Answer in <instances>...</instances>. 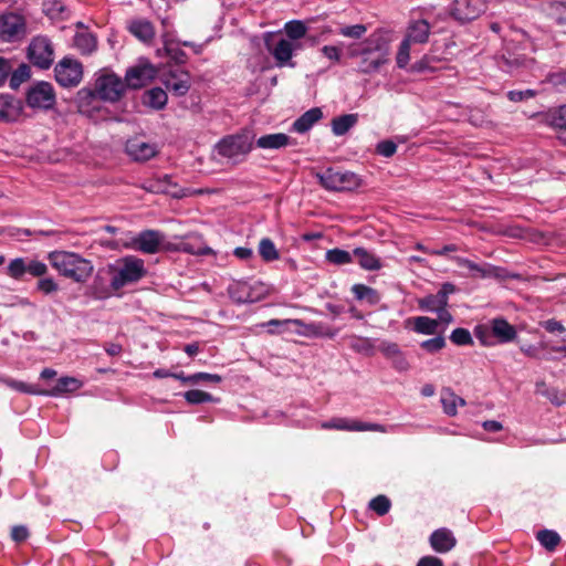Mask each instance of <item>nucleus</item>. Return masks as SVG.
Wrapping results in <instances>:
<instances>
[{"mask_svg":"<svg viewBox=\"0 0 566 566\" xmlns=\"http://www.w3.org/2000/svg\"><path fill=\"white\" fill-rule=\"evenodd\" d=\"M48 260L61 276L70 279L75 283L82 284L87 282L94 272L92 261L75 252L64 250L51 251L48 253Z\"/></svg>","mask_w":566,"mask_h":566,"instance_id":"nucleus-1","label":"nucleus"},{"mask_svg":"<svg viewBox=\"0 0 566 566\" xmlns=\"http://www.w3.org/2000/svg\"><path fill=\"white\" fill-rule=\"evenodd\" d=\"M389 38L387 33L378 31L368 39L356 43V65L360 72L370 73L387 62Z\"/></svg>","mask_w":566,"mask_h":566,"instance_id":"nucleus-2","label":"nucleus"},{"mask_svg":"<svg viewBox=\"0 0 566 566\" xmlns=\"http://www.w3.org/2000/svg\"><path fill=\"white\" fill-rule=\"evenodd\" d=\"M111 276L109 286L119 291L126 285L139 282L147 274L144 260L136 255H126L107 265Z\"/></svg>","mask_w":566,"mask_h":566,"instance_id":"nucleus-3","label":"nucleus"},{"mask_svg":"<svg viewBox=\"0 0 566 566\" xmlns=\"http://www.w3.org/2000/svg\"><path fill=\"white\" fill-rule=\"evenodd\" d=\"M214 149L219 156L238 164L251 151L252 137L249 133L229 135L218 142Z\"/></svg>","mask_w":566,"mask_h":566,"instance_id":"nucleus-4","label":"nucleus"},{"mask_svg":"<svg viewBox=\"0 0 566 566\" xmlns=\"http://www.w3.org/2000/svg\"><path fill=\"white\" fill-rule=\"evenodd\" d=\"M126 90V83L115 73L105 72L95 80L94 92L81 90L78 95H96L106 102H117Z\"/></svg>","mask_w":566,"mask_h":566,"instance_id":"nucleus-5","label":"nucleus"},{"mask_svg":"<svg viewBox=\"0 0 566 566\" xmlns=\"http://www.w3.org/2000/svg\"><path fill=\"white\" fill-rule=\"evenodd\" d=\"M25 103L32 109L49 111L56 104V95L51 83L40 81L27 90Z\"/></svg>","mask_w":566,"mask_h":566,"instance_id":"nucleus-6","label":"nucleus"},{"mask_svg":"<svg viewBox=\"0 0 566 566\" xmlns=\"http://www.w3.org/2000/svg\"><path fill=\"white\" fill-rule=\"evenodd\" d=\"M54 77L62 87H75L83 78V65L76 59L65 56L55 65Z\"/></svg>","mask_w":566,"mask_h":566,"instance_id":"nucleus-7","label":"nucleus"},{"mask_svg":"<svg viewBox=\"0 0 566 566\" xmlns=\"http://www.w3.org/2000/svg\"><path fill=\"white\" fill-rule=\"evenodd\" d=\"M140 188L151 193H166L174 198H184L192 193H201L202 190L191 191L189 189L179 188L172 182L169 175L163 177H154L142 182Z\"/></svg>","mask_w":566,"mask_h":566,"instance_id":"nucleus-8","label":"nucleus"},{"mask_svg":"<svg viewBox=\"0 0 566 566\" xmlns=\"http://www.w3.org/2000/svg\"><path fill=\"white\" fill-rule=\"evenodd\" d=\"M165 234L158 230L147 229L124 243L127 249H133L146 254H155L160 251Z\"/></svg>","mask_w":566,"mask_h":566,"instance_id":"nucleus-9","label":"nucleus"},{"mask_svg":"<svg viewBox=\"0 0 566 566\" xmlns=\"http://www.w3.org/2000/svg\"><path fill=\"white\" fill-rule=\"evenodd\" d=\"M28 56L34 66L41 70H48L54 60L52 43L45 36L34 38L29 45Z\"/></svg>","mask_w":566,"mask_h":566,"instance_id":"nucleus-10","label":"nucleus"},{"mask_svg":"<svg viewBox=\"0 0 566 566\" xmlns=\"http://www.w3.org/2000/svg\"><path fill=\"white\" fill-rule=\"evenodd\" d=\"M49 272L48 265L39 260H27L24 258H15L10 261L7 268V273L14 280H21L25 273L34 277H41Z\"/></svg>","mask_w":566,"mask_h":566,"instance_id":"nucleus-11","label":"nucleus"},{"mask_svg":"<svg viewBox=\"0 0 566 566\" xmlns=\"http://www.w3.org/2000/svg\"><path fill=\"white\" fill-rule=\"evenodd\" d=\"M157 75V69L147 60H140L139 63L127 70L125 75L126 86L130 88H140L150 83Z\"/></svg>","mask_w":566,"mask_h":566,"instance_id":"nucleus-12","label":"nucleus"},{"mask_svg":"<svg viewBox=\"0 0 566 566\" xmlns=\"http://www.w3.org/2000/svg\"><path fill=\"white\" fill-rule=\"evenodd\" d=\"M484 10L483 0H453L450 15L460 23H467L479 18Z\"/></svg>","mask_w":566,"mask_h":566,"instance_id":"nucleus-13","label":"nucleus"},{"mask_svg":"<svg viewBox=\"0 0 566 566\" xmlns=\"http://www.w3.org/2000/svg\"><path fill=\"white\" fill-rule=\"evenodd\" d=\"M452 259L460 268L468 270L465 276L472 279H501L503 276L501 274L502 269L497 266L488 263L479 264L461 256H453Z\"/></svg>","mask_w":566,"mask_h":566,"instance_id":"nucleus-14","label":"nucleus"},{"mask_svg":"<svg viewBox=\"0 0 566 566\" xmlns=\"http://www.w3.org/2000/svg\"><path fill=\"white\" fill-rule=\"evenodd\" d=\"M125 151L134 161L144 163L158 154V147L155 143L134 137L126 142Z\"/></svg>","mask_w":566,"mask_h":566,"instance_id":"nucleus-15","label":"nucleus"},{"mask_svg":"<svg viewBox=\"0 0 566 566\" xmlns=\"http://www.w3.org/2000/svg\"><path fill=\"white\" fill-rule=\"evenodd\" d=\"M24 33V20L17 13L0 15V38L3 41H12Z\"/></svg>","mask_w":566,"mask_h":566,"instance_id":"nucleus-16","label":"nucleus"},{"mask_svg":"<svg viewBox=\"0 0 566 566\" xmlns=\"http://www.w3.org/2000/svg\"><path fill=\"white\" fill-rule=\"evenodd\" d=\"M271 39V34H268L265 38L268 51L275 59L277 66L286 65L291 61L293 52L298 49V45H295L292 41L286 39H280L276 44H272Z\"/></svg>","mask_w":566,"mask_h":566,"instance_id":"nucleus-17","label":"nucleus"},{"mask_svg":"<svg viewBox=\"0 0 566 566\" xmlns=\"http://www.w3.org/2000/svg\"><path fill=\"white\" fill-rule=\"evenodd\" d=\"M164 84L176 96H184L190 88V75L182 70L170 71L166 74Z\"/></svg>","mask_w":566,"mask_h":566,"instance_id":"nucleus-18","label":"nucleus"},{"mask_svg":"<svg viewBox=\"0 0 566 566\" xmlns=\"http://www.w3.org/2000/svg\"><path fill=\"white\" fill-rule=\"evenodd\" d=\"M353 175L335 170L333 168L327 169L319 176L322 186L329 190H345L349 188Z\"/></svg>","mask_w":566,"mask_h":566,"instance_id":"nucleus-19","label":"nucleus"},{"mask_svg":"<svg viewBox=\"0 0 566 566\" xmlns=\"http://www.w3.org/2000/svg\"><path fill=\"white\" fill-rule=\"evenodd\" d=\"M378 349L387 359L391 360L394 368L397 370L406 371L409 369V363L396 343L381 342Z\"/></svg>","mask_w":566,"mask_h":566,"instance_id":"nucleus-20","label":"nucleus"},{"mask_svg":"<svg viewBox=\"0 0 566 566\" xmlns=\"http://www.w3.org/2000/svg\"><path fill=\"white\" fill-rule=\"evenodd\" d=\"M128 31L143 43L149 44L156 35L154 24L147 19H134L129 21Z\"/></svg>","mask_w":566,"mask_h":566,"instance_id":"nucleus-21","label":"nucleus"},{"mask_svg":"<svg viewBox=\"0 0 566 566\" xmlns=\"http://www.w3.org/2000/svg\"><path fill=\"white\" fill-rule=\"evenodd\" d=\"M22 114V104L11 95H0V120L15 122Z\"/></svg>","mask_w":566,"mask_h":566,"instance_id":"nucleus-22","label":"nucleus"},{"mask_svg":"<svg viewBox=\"0 0 566 566\" xmlns=\"http://www.w3.org/2000/svg\"><path fill=\"white\" fill-rule=\"evenodd\" d=\"M430 545L437 553H448L457 544V539L452 532L448 528H439L430 536Z\"/></svg>","mask_w":566,"mask_h":566,"instance_id":"nucleus-23","label":"nucleus"},{"mask_svg":"<svg viewBox=\"0 0 566 566\" xmlns=\"http://www.w3.org/2000/svg\"><path fill=\"white\" fill-rule=\"evenodd\" d=\"M430 29L429 22L424 19L411 21L405 39L410 43H426L429 39Z\"/></svg>","mask_w":566,"mask_h":566,"instance_id":"nucleus-24","label":"nucleus"},{"mask_svg":"<svg viewBox=\"0 0 566 566\" xmlns=\"http://www.w3.org/2000/svg\"><path fill=\"white\" fill-rule=\"evenodd\" d=\"M443 412L450 417L458 413V407L465 406V400L458 396L451 388H443L440 395Z\"/></svg>","mask_w":566,"mask_h":566,"instance_id":"nucleus-25","label":"nucleus"},{"mask_svg":"<svg viewBox=\"0 0 566 566\" xmlns=\"http://www.w3.org/2000/svg\"><path fill=\"white\" fill-rule=\"evenodd\" d=\"M547 122L557 129L558 139L566 145V105L551 111L547 114Z\"/></svg>","mask_w":566,"mask_h":566,"instance_id":"nucleus-26","label":"nucleus"},{"mask_svg":"<svg viewBox=\"0 0 566 566\" xmlns=\"http://www.w3.org/2000/svg\"><path fill=\"white\" fill-rule=\"evenodd\" d=\"M253 289L245 282H237L229 287V294L237 303H252L259 300V296L253 295Z\"/></svg>","mask_w":566,"mask_h":566,"instance_id":"nucleus-27","label":"nucleus"},{"mask_svg":"<svg viewBox=\"0 0 566 566\" xmlns=\"http://www.w3.org/2000/svg\"><path fill=\"white\" fill-rule=\"evenodd\" d=\"M323 117L322 109L314 107L305 112L293 123V129L297 133H305L313 127Z\"/></svg>","mask_w":566,"mask_h":566,"instance_id":"nucleus-28","label":"nucleus"},{"mask_svg":"<svg viewBox=\"0 0 566 566\" xmlns=\"http://www.w3.org/2000/svg\"><path fill=\"white\" fill-rule=\"evenodd\" d=\"M290 144V137L283 133L263 135L256 139V147L262 149H280Z\"/></svg>","mask_w":566,"mask_h":566,"instance_id":"nucleus-29","label":"nucleus"},{"mask_svg":"<svg viewBox=\"0 0 566 566\" xmlns=\"http://www.w3.org/2000/svg\"><path fill=\"white\" fill-rule=\"evenodd\" d=\"M283 324H293L295 326L302 327V331H300V333L305 336L323 335L322 326L318 324H315V323L304 324L300 319H286V321L271 319L266 323V325H269V326H280Z\"/></svg>","mask_w":566,"mask_h":566,"instance_id":"nucleus-30","label":"nucleus"},{"mask_svg":"<svg viewBox=\"0 0 566 566\" xmlns=\"http://www.w3.org/2000/svg\"><path fill=\"white\" fill-rule=\"evenodd\" d=\"M492 332L503 343L511 342L516 336L514 326L503 318L492 321Z\"/></svg>","mask_w":566,"mask_h":566,"instance_id":"nucleus-31","label":"nucleus"},{"mask_svg":"<svg viewBox=\"0 0 566 566\" xmlns=\"http://www.w3.org/2000/svg\"><path fill=\"white\" fill-rule=\"evenodd\" d=\"M167 101H168L167 93H166V91H164L160 87H155V88L147 91L143 97L144 104L154 109L164 108L167 104Z\"/></svg>","mask_w":566,"mask_h":566,"instance_id":"nucleus-32","label":"nucleus"},{"mask_svg":"<svg viewBox=\"0 0 566 566\" xmlns=\"http://www.w3.org/2000/svg\"><path fill=\"white\" fill-rule=\"evenodd\" d=\"M82 387V382L74 377H61L52 390H46L43 396H57L63 392L75 391Z\"/></svg>","mask_w":566,"mask_h":566,"instance_id":"nucleus-33","label":"nucleus"},{"mask_svg":"<svg viewBox=\"0 0 566 566\" xmlns=\"http://www.w3.org/2000/svg\"><path fill=\"white\" fill-rule=\"evenodd\" d=\"M356 260L363 269L369 271L379 270L382 265L379 258L363 248H356Z\"/></svg>","mask_w":566,"mask_h":566,"instance_id":"nucleus-34","label":"nucleus"},{"mask_svg":"<svg viewBox=\"0 0 566 566\" xmlns=\"http://www.w3.org/2000/svg\"><path fill=\"white\" fill-rule=\"evenodd\" d=\"M380 293L367 285L356 284V301L367 305H376L380 302Z\"/></svg>","mask_w":566,"mask_h":566,"instance_id":"nucleus-35","label":"nucleus"},{"mask_svg":"<svg viewBox=\"0 0 566 566\" xmlns=\"http://www.w3.org/2000/svg\"><path fill=\"white\" fill-rule=\"evenodd\" d=\"M74 45L83 54H91L96 49V39L92 33L80 32L74 36Z\"/></svg>","mask_w":566,"mask_h":566,"instance_id":"nucleus-36","label":"nucleus"},{"mask_svg":"<svg viewBox=\"0 0 566 566\" xmlns=\"http://www.w3.org/2000/svg\"><path fill=\"white\" fill-rule=\"evenodd\" d=\"M439 322L437 319L418 316L415 318V331L419 334L434 335L438 332Z\"/></svg>","mask_w":566,"mask_h":566,"instance_id":"nucleus-37","label":"nucleus"},{"mask_svg":"<svg viewBox=\"0 0 566 566\" xmlns=\"http://www.w3.org/2000/svg\"><path fill=\"white\" fill-rule=\"evenodd\" d=\"M259 253L261 258L266 262L276 261L280 258V253L275 248L273 241L269 238H263L259 243Z\"/></svg>","mask_w":566,"mask_h":566,"instance_id":"nucleus-38","label":"nucleus"},{"mask_svg":"<svg viewBox=\"0 0 566 566\" xmlns=\"http://www.w3.org/2000/svg\"><path fill=\"white\" fill-rule=\"evenodd\" d=\"M418 304L421 310L429 312H437L448 306L447 301L444 298L439 297V293L431 294L419 300Z\"/></svg>","mask_w":566,"mask_h":566,"instance_id":"nucleus-39","label":"nucleus"},{"mask_svg":"<svg viewBox=\"0 0 566 566\" xmlns=\"http://www.w3.org/2000/svg\"><path fill=\"white\" fill-rule=\"evenodd\" d=\"M536 537L541 545L544 546L549 552H553L560 542V536L558 535V533L552 530L539 531Z\"/></svg>","mask_w":566,"mask_h":566,"instance_id":"nucleus-40","label":"nucleus"},{"mask_svg":"<svg viewBox=\"0 0 566 566\" xmlns=\"http://www.w3.org/2000/svg\"><path fill=\"white\" fill-rule=\"evenodd\" d=\"M354 125V115L347 114L332 120V130L336 136L346 134Z\"/></svg>","mask_w":566,"mask_h":566,"instance_id":"nucleus-41","label":"nucleus"},{"mask_svg":"<svg viewBox=\"0 0 566 566\" xmlns=\"http://www.w3.org/2000/svg\"><path fill=\"white\" fill-rule=\"evenodd\" d=\"M0 382L7 385L8 387H10L13 390L20 391V392H25V394H31V395L46 394V390H38L31 385H28L23 381L10 379V378L0 377Z\"/></svg>","mask_w":566,"mask_h":566,"instance_id":"nucleus-42","label":"nucleus"},{"mask_svg":"<svg viewBox=\"0 0 566 566\" xmlns=\"http://www.w3.org/2000/svg\"><path fill=\"white\" fill-rule=\"evenodd\" d=\"M163 50L165 51V54L176 63L182 64L187 60L185 51L174 41H165Z\"/></svg>","mask_w":566,"mask_h":566,"instance_id":"nucleus-43","label":"nucleus"},{"mask_svg":"<svg viewBox=\"0 0 566 566\" xmlns=\"http://www.w3.org/2000/svg\"><path fill=\"white\" fill-rule=\"evenodd\" d=\"M368 507L377 515L384 516L389 512L391 502L386 495L380 494L370 500Z\"/></svg>","mask_w":566,"mask_h":566,"instance_id":"nucleus-44","label":"nucleus"},{"mask_svg":"<svg viewBox=\"0 0 566 566\" xmlns=\"http://www.w3.org/2000/svg\"><path fill=\"white\" fill-rule=\"evenodd\" d=\"M184 397L191 405L217 401L209 392L199 389L188 390L184 394Z\"/></svg>","mask_w":566,"mask_h":566,"instance_id":"nucleus-45","label":"nucleus"},{"mask_svg":"<svg viewBox=\"0 0 566 566\" xmlns=\"http://www.w3.org/2000/svg\"><path fill=\"white\" fill-rule=\"evenodd\" d=\"M285 33L291 40H300L306 34V25L298 20L290 21L284 27Z\"/></svg>","mask_w":566,"mask_h":566,"instance_id":"nucleus-46","label":"nucleus"},{"mask_svg":"<svg viewBox=\"0 0 566 566\" xmlns=\"http://www.w3.org/2000/svg\"><path fill=\"white\" fill-rule=\"evenodd\" d=\"M11 73L10 87L15 90L30 77V67L25 64H21Z\"/></svg>","mask_w":566,"mask_h":566,"instance_id":"nucleus-47","label":"nucleus"},{"mask_svg":"<svg viewBox=\"0 0 566 566\" xmlns=\"http://www.w3.org/2000/svg\"><path fill=\"white\" fill-rule=\"evenodd\" d=\"M326 259L328 262L337 265L348 264L352 262L350 253L340 249L328 250L326 252Z\"/></svg>","mask_w":566,"mask_h":566,"instance_id":"nucleus-48","label":"nucleus"},{"mask_svg":"<svg viewBox=\"0 0 566 566\" xmlns=\"http://www.w3.org/2000/svg\"><path fill=\"white\" fill-rule=\"evenodd\" d=\"M36 290L44 295H50L59 291V284L53 277L44 275L39 277Z\"/></svg>","mask_w":566,"mask_h":566,"instance_id":"nucleus-49","label":"nucleus"},{"mask_svg":"<svg viewBox=\"0 0 566 566\" xmlns=\"http://www.w3.org/2000/svg\"><path fill=\"white\" fill-rule=\"evenodd\" d=\"M322 429L354 430V422L344 418H334L329 421L322 422Z\"/></svg>","mask_w":566,"mask_h":566,"instance_id":"nucleus-50","label":"nucleus"},{"mask_svg":"<svg viewBox=\"0 0 566 566\" xmlns=\"http://www.w3.org/2000/svg\"><path fill=\"white\" fill-rule=\"evenodd\" d=\"M450 339L453 344L463 346V345H471L473 343L472 336L470 332L465 328H455L451 335Z\"/></svg>","mask_w":566,"mask_h":566,"instance_id":"nucleus-51","label":"nucleus"},{"mask_svg":"<svg viewBox=\"0 0 566 566\" xmlns=\"http://www.w3.org/2000/svg\"><path fill=\"white\" fill-rule=\"evenodd\" d=\"M444 346L446 340L442 336H437L434 338L427 339L421 343V348H423L428 353H437L441 350Z\"/></svg>","mask_w":566,"mask_h":566,"instance_id":"nucleus-52","label":"nucleus"},{"mask_svg":"<svg viewBox=\"0 0 566 566\" xmlns=\"http://www.w3.org/2000/svg\"><path fill=\"white\" fill-rule=\"evenodd\" d=\"M547 349V344L542 342L538 345H522L521 352L530 358L538 359L541 357V352Z\"/></svg>","mask_w":566,"mask_h":566,"instance_id":"nucleus-53","label":"nucleus"},{"mask_svg":"<svg viewBox=\"0 0 566 566\" xmlns=\"http://www.w3.org/2000/svg\"><path fill=\"white\" fill-rule=\"evenodd\" d=\"M410 42L406 39L401 42L399 51L397 53V64L399 67H405L410 59Z\"/></svg>","mask_w":566,"mask_h":566,"instance_id":"nucleus-54","label":"nucleus"},{"mask_svg":"<svg viewBox=\"0 0 566 566\" xmlns=\"http://www.w3.org/2000/svg\"><path fill=\"white\" fill-rule=\"evenodd\" d=\"M189 384H197L200 380L219 384L221 376L208 373H197L187 377Z\"/></svg>","mask_w":566,"mask_h":566,"instance_id":"nucleus-55","label":"nucleus"},{"mask_svg":"<svg viewBox=\"0 0 566 566\" xmlns=\"http://www.w3.org/2000/svg\"><path fill=\"white\" fill-rule=\"evenodd\" d=\"M181 250L184 252H187V253H190V254H193V255H209V254H213V250L207 245H202V247H198L196 248L192 243L190 242H185L181 244Z\"/></svg>","mask_w":566,"mask_h":566,"instance_id":"nucleus-56","label":"nucleus"},{"mask_svg":"<svg viewBox=\"0 0 566 566\" xmlns=\"http://www.w3.org/2000/svg\"><path fill=\"white\" fill-rule=\"evenodd\" d=\"M376 149L379 155L391 157L397 150V145L391 140H382L377 145Z\"/></svg>","mask_w":566,"mask_h":566,"instance_id":"nucleus-57","label":"nucleus"},{"mask_svg":"<svg viewBox=\"0 0 566 566\" xmlns=\"http://www.w3.org/2000/svg\"><path fill=\"white\" fill-rule=\"evenodd\" d=\"M536 95V92L533 90H526V91H510L507 93V97L511 102H522L527 98H532Z\"/></svg>","mask_w":566,"mask_h":566,"instance_id":"nucleus-58","label":"nucleus"},{"mask_svg":"<svg viewBox=\"0 0 566 566\" xmlns=\"http://www.w3.org/2000/svg\"><path fill=\"white\" fill-rule=\"evenodd\" d=\"M548 333H565V326L557 319L551 318L541 324Z\"/></svg>","mask_w":566,"mask_h":566,"instance_id":"nucleus-59","label":"nucleus"},{"mask_svg":"<svg viewBox=\"0 0 566 566\" xmlns=\"http://www.w3.org/2000/svg\"><path fill=\"white\" fill-rule=\"evenodd\" d=\"M12 72V65L9 60L0 56V87L4 85L8 76Z\"/></svg>","mask_w":566,"mask_h":566,"instance_id":"nucleus-60","label":"nucleus"},{"mask_svg":"<svg viewBox=\"0 0 566 566\" xmlns=\"http://www.w3.org/2000/svg\"><path fill=\"white\" fill-rule=\"evenodd\" d=\"M29 536V531L25 526L23 525H17V526H13L12 527V531H11V537L14 542H23L28 538Z\"/></svg>","mask_w":566,"mask_h":566,"instance_id":"nucleus-61","label":"nucleus"},{"mask_svg":"<svg viewBox=\"0 0 566 566\" xmlns=\"http://www.w3.org/2000/svg\"><path fill=\"white\" fill-rule=\"evenodd\" d=\"M417 566H444L443 562L436 556H423L417 563Z\"/></svg>","mask_w":566,"mask_h":566,"instance_id":"nucleus-62","label":"nucleus"},{"mask_svg":"<svg viewBox=\"0 0 566 566\" xmlns=\"http://www.w3.org/2000/svg\"><path fill=\"white\" fill-rule=\"evenodd\" d=\"M455 292V286L452 283H443L439 290V297L444 298L448 302L449 295Z\"/></svg>","mask_w":566,"mask_h":566,"instance_id":"nucleus-63","label":"nucleus"},{"mask_svg":"<svg viewBox=\"0 0 566 566\" xmlns=\"http://www.w3.org/2000/svg\"><path fill=\"white\" fill-rule=\"evenodd\" d=\"M547 398L551 400L552 403H554L556 406H560L566 401L565 395L564 394L559 395V392L557 390L548 391Z\"/></svg>","mask_w":566,"mask_h":566,"instance_id":"nucleus-64","label":"nucleus"}]
</instances>
